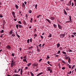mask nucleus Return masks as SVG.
<instances>
[{"label": "nucleus", "instance_id": "obj_1", "mask_svg": "<svg viewBox=\"0 0 76 76\" xmlns=\"http://www.w3.org/2000/svg\"><path fill=\"white\" fill-rule=\"evenodd\" d=\"M47 69H48L47 70V71H50V73H51L53 72V69L50 68V67H48L47 68Z\"/></svg>", "mask_w": 76, "mask_h": 76}, {"label": "nucleus", "instance_id": "obj_2", "mask_svg": "<svg viewBox=\"0 0 76 76\" xmlns=\"http://www.w3.org/2000/svg\"><path fill=\"white\" fill-rule=\"evenodd\" d=\"M60 37L61 38H64V36L66 35V34H61L60 35Z\"/></svg>", "mask_w": 76, "mask_h": 76}, {"label": "nucleus", "instance_id": "obj_3", "mask_svg": "<svg viewBox=\"0 0 76 76\" xmlns=\"http://www.w3.org/2000/svg\"><path fill=\"white\" fill-rule=\"evenodd\" d=\"M15 62H12L11 63V67H13V66H15Z\"/></svg>", "mask_w": 76, "mask_h": 76}, {"label": "nucleus", "instance_id": "obj_4", "mask_svg": "<svg viewBox=\"0 0 76 76\" xmlns=\"http://www.w3.org/2000/svg\"><path fill=\"white\" fill-rule=\"evenodd\" d=\"M58 26L59 28V29H62V27L60 26V25H59V24H58Z\"/></svg>", "mask_w": 76, "mask_h": 76}, {"label": "nucleus", "instance_id": "obj_5", "mask_svg": "<svg viewBox=\"0 0 76 76\" xmlns=\"http://www.w3.org/2000/svg\"><path fill=\"white\" fill-rule=\"evenodd\" d=\"M7 48L8 50H10L11 48V47L9 46V45H8L7 46Z\"/></svg>", "mask_w": 76, "mask_h": 76}, {"label": "nucleus", "instance_id": "obj_6", "mask_svg": "<svg viewBox=\"0 0 76 76\" xmlns=\"http://www.w3.org/2000/svg\"><path fill=\"white\" fill-rule=\"evenodd\" d=\"M57 48H59V47H60V43H58V44H57Z\"/></svg>", "mask_w": 76, "mask_h": 76}, {"label": "nucleus", "instance_id": "obj_7", "mask_svg": "<svg viewBox=\"0 0 76 76\" xmlns=\"http://www.w3.org/2000/svg\"><path fill=\"white\" fill-rule=\"evenodd\" d=\"M18 26L19 28H22L23 27V26L22 25H21L20 24H18Z\"/></svg>", "mask_w": 76, "mask_h": 76}, {"label": "nucleus", "instance_id": "obj_8", "mask_svg": "<svg viewBox=\"0 0 76 76\" xmlns=\"http://www.w3.org/2000/svg\"><path fill=\"white\" fill-rule=\"evenodd\" d=\"M23 24L25 25H26V23L25 21V20H23Z\"/></svg>", "mask_w": 76, "mask_h": 76}, {"label": "nucleus", "instance_id": "obj_9", "mask_svg": "<svg viewBox=\"0 0 76 76\" xmlns=\"http://www.w3.org/2000/svg\"><path fill=\"white\" fill-rule=\"evenodd\" d=\"M64 14L66 15H67V12H66V10L64 9Z\"/></svg>", "mask_w": 76, "mask_h": 76}, {"label": "nucleus", "instance_id": "obj_10", "mask_svg": "<svg viewBox=\"0 0 76 76\" xmlns=\"http://www.w3.org/2000/svg\"><path fill=\"white\" fill-rule=\"evenodd\" d=\"M23 70V69L21 68V70H20V75H22V73H23V71H22Z\"/></svg>", "mask_w": 76, "mask_h": 76}, {"label": "nucleus", "instance_id": "obj_11", "mask_svg": "<svg viewBox=\"0 0 76 76\" xmlns=\"http://www.w3.org/2000/svg\"><path fill=\"white\" fill-rule=\"evenodd\" d=\"M33 66H38V64H35V63H34L33 64Z\"/></svg>", "mask_w": 76, "mask_h": 76}, {"label": "nucleus", "instance_id": "obj_12", "mask_svg": "<svg viewBox=\"0 0 76 76\" xmlns=\"http://www.w3.org/2000/svg\"><path fill=\"white\" fill-rule=\"evenodd\" d=\"M69 57V56H65L64 58L66 60H68Z\"/></svg>", "mask_w": 76, "mask_h": 76}, {"label": "nucleus", "instance_id": "obj_13", "mask_svg": "<svg viewBox=\"0 0 76 76\" xmlns=\"http://www.w3.org/2000/svg\"><path fill=\"white\" fill-rule=\"evenodd\" d=\"M46 20L49 23H51V21H50V20H49L48 19H46Z\"/></svg>", "mask_w": 76, "mask_h": 76}, {"label": "nucleus", "instance_id": "obj_14", "mask_svg": "<svg viewBox=\"0 0 76 76\" xmlns=\"http://www.w3.org/2000/svg\"><path fill=\"white\" fill-rule=\"evenodd\" d=\"M69 17V19L70 21H71V22H72V18L71 17V16L70 15Z\"/></svg>", "mask_w": 76, "mask_h": 76}, {"label": "nucleus", "instance_id": "obj_15", "mask_svg": "<svg viewBox=\"0 0 76 76\" xmlns=\"http://www.w3.org/2000/svg\"><path fill=\"white\" fill-rule=\"evenodd\" d=\"M12 32H13V31L11 30L9 32V34L10 35H12Z\"/></svg>", "mask_w": 76, "mask_h": 76}, {"label": "nucleus", "instance_id": "obj_16", "mask_svg": "<svg viewBox=\"0 0 76 76\" xmlns=\"http://www.w3.org/2000/svg\"><path fill=\"white\" fill-rule=\"evenodd\" d=\"M22 7L24 8V7H25V4H24V3H23L22 4Z\"/></svg>", "mask_w": 76, "mask_h": 76}, {"label": "nucleus", "instance_id": "obj_17", "mask_svg": "<svg viewBox=\"0 0 76 76\" xmlns=\"http://www.w3.org/2000/svg\"><path fill=\"white\" fill-rule=\"evenodd\" d=\"M68 62L69 64H70V58H69L68 59Z\"/></svg>", "mask_w": 76, "mask_h": 76}, {"label": "nucleus", "instance_id": "obj_18", "mask_svg": "<svg viewBox=\"0 0 76 76\" xmlns=\"http://www.w3.org/2000/svg\"><path fill=\"white\" fill-rule=\"evenodd\" d=\"M30 73L31 75V76H34V74H33V73H32L31 72H30Z\"/></svg>", "mask_w": 76, "mask_h": 76}, {"label": "nucleus", "instance_id": "obj_19", "mask_svg": "<svg viewBox=\"0 0 76 76\" xmlns=\"http://www.w3.org/2000/svg\"><path fill=\"white\" fill-rule=\"evenodd\" d=\"M15 7L16 8L17 10L18 9V7H19V6H18L17 5H15Z\"/></svg>", "mask_w": 76, "mask_h": 76}, {"label": "nucleus", "instance_id": "obj_20", "mask_svg": "<svg viewBox=\"0 0 76 76\" xmlns=\"http://www.w3.org/2000/svg\"><path fill=\"white\" fill-rule=\"evenodd\" d=\"M72 2V0H71L69 2V6H71V3Z\"/></svg>", "mask_w": 76, "mask_h": 76}, {"label": "nucleus", "instance_id": "obj_21", "mask_svg": "<svg viewBox=\"0 0 76 76\" xmlns=\"http://www.w3.org/2000/svg\"><path fill=\"white\" fill-rule=\"evenodd\" d=\"M55 19V18L53 17H51L50 18V19H51V20H54Z\"/></svg>", "mask_w": 76, "mask_h": 76}, {"label": "nucleus", "instance_id": "obj_22", "mask_svg": "<svg viewBox=\"0 0 76 76\" xmlns=\"http://www.w3.org/2000/svg\"><path fill=\"white\" fill-rule=\"evenodd\" d=\"M31 48H33V46H32L31 47H30L29 48H28V49L29 50H31Z\"/></svg>", "mask_w": 76, "mask_h": 76}, {"label": "nucleus", "instance_id": "obj_23", "mask_svg": "<svg viewBox=\"0 0 76 76\" xmlns=\"http://www.w3.org/2000/svg\"><path fill=\"white\" fill-rule=\"evenodd\" d=\"M37 51L38 52H39L40 51V50H39V49H38V46H37Z\"/></svg>", "mask_w": 76, "mask_h": 76}, {"label": "nucleus", "instance_id": "obj_24", "mask_svg": "<svg viewBox=\"0 0 76 76\" xmlns=\"http://www.w3.org/2000/svg\"><path fill=\"white\" fill-rule=\"evenodd\" d=\"M12 76H20V75H18V74H14Z\"/></svg>", "mask_w": 76, "mask_h": 76}, {"label": "nucleus", "instance_id": "obj_25", "mask_svg": "<svg viewBox=\"0 0 76 76\" xmlns=\"http://www.w3.org/2000/svg\"><path fill=\"white\" fill-rule=\"evenodd\" d=\"M42 72H41L39 73L37 75V76H39V75H42Z\"/></svg>", "mask_w": 76, "mask_h": 76}, {"label": "nucleus", "instance_id": "obj_26", "mask_svg": "<svg viewBox=\"0 0 76 76\" xmlns=\"http://www.w3.org/2000/svg\"><path fill=\"white\" fill-rule=\"evenodd\" d=\"M53 26L55 28H57V26H56V24H53Z\"/></svg>", "mask_w": 76, "mask_h": 76}, {"label": "nucleus", "instance_id": "obj_27", "mask_svg": "<svg viewBox=\"0 0 76 76\" xmlns=\"http://www.w3.org/2000/svg\"><path fill=\"white\" fill-rule=\"evenodd\" d=\"M33 19H32V18H31V20H30V21L31 23H32V21H33Z\"/></svg>", "mask_w": 76, "mask_h": 76}, {"label": "nucleus", "instance_id": "obj_28", "mask_svg": "<svg viewBox=\"0 0 76 76\" xmlns=\"http://www.w3.org/2000/svg\"><path fill=\"white\" fill-rule=\"evenodd\" d=\"M4 32V30H2L1 31H0V33L1 34L2 33H3Z\"/></svg>", "mask_w": 76, "mask_h": 76}, {"label": "nucleus", "instance_id": "obj_29", "mask_svg": "<svg viewBox=\"0 0 76 76\" xmlns=\"http://www.w3.org/2000/svg\"><path fill=\"white\" fill-rule=\"evenodd\" d=\"M70 22V23H72V22H71V21L70 20L69 21H68L66 22V23H69Z\"/></svg>", "mask_w": 76, "mask_h": 76}, {"label": "nucleus", "instance_id": "obj_30", "mask_svg": "<svg viewBox=\"0 0 76 76\" xmlns=\"http://www.w3.org/2000/svg\"><path fill=\"white\" fill-rule=\"evenodd\" d=\"M12 15H15V13L14 12L12 11Z\"/></svg>", "mask_w": 76, "mask_h": 76}, {"label": "nucleus", "instance_id": "obj_31", "mask_svg": "<svg viewBox=\"0 0 76 76\" xmlns=\"http://www.w3.org/2000/svg\"><path fill=\"white\" fill-rule=\"evenodd\" d=\"M27 58H25L23 60V61H26V60Z\"/></svg>", "mask_w": 76, "mask_h": 76}, {"label": "nucleus", "instance_id": "obj_32", "mask_svg": "<svg viewBox=\"0 0 76 76\" xmlns=\"http://www.w3.org/2000/svg\"><path fill=\"white\" fill-rule=\"evenodd\" d=\"M52 37V36L51 35V34H50L48 36V37Z\"/></svg>", "mask_w": 76, "mask_h": 76}, {"label": "nucleus", "instance_id": "obj_33", "mask_svg": "<svg viewBox=\"0 0 76 76\" xmlns=\"http://www.w3.org/2000/svg\"><path fill=\"white\" fill-rule=\"evenodd\" d=\"M39 48H41V47H42V45H41V44L39 45Z\"/></svg>", "mask_w": 76, "mask_h": 76}, {"label": "nucleus", "instance_id": "obj_34", "mask_svg": "<svg viewBox=\"0 0 76 76\" xmlns=\"http://www.w3.org/2000/svg\"><path fill=\"white\" fill-rule=\"evenodd\" d=\"M16 35L17 36V37H18V38H20V36H19V35H18V34H17Z\"/></svg>", "mask_w": 76, "mask_h": 76}, {"label": "nucleus", "instance_id": "obj_35", "mask_svg": "<svg viewBox=\"0 0 76 76\" xmlns=\"http://www.w3.org/2000/svg\"><path fill=\"white\" fill-rule=\"evenodd\" d=\"M31 63H29V64H28L27 66L28 67H29V66H31Z\"/></svg>", "mask_w": 76, "mask_h": 76}, {"label": "nucleus", "instance_id": "obj_36", "mask_svg": "<svg viewBox=\"0 0 76 76\" xmlns=\"http://www.w3.org/2000/svg\"><path fill=\"white\" fill-rule=\"evenodd\" d=\"M16 27L17 29H18V27H19V25L17 24L16 25Z\"/></svg>", "mask_w": 76, "mask_h": 76}, {"label": "nucleus", "instance_id": "obj_37", "mask_svg": "<svg viewBox=\"0 0 76 76\" xmlns=\"http://www.w3.org/2000/svg\"><path fill=\"white\" fill-rule=\"evenodd\" d=\"M49 58H50V56H47V58H46L47 60H48V59H49Z\"/></svg>", "mask_w": 76, "mask_h": 76}, {"label": "nucleus", "instance_id": "obj_38", "mask_svg": "<svg viewBox=\"0 0 76 76\" xmlns=\"http://www.w3.org/2000/svg\"><path fill=\"white\" fill-rule=\"evenodd\" d=\"M18 23H19L21 25H22V22L20 21H19L18 22Z\"/></svg>", "mask_w": 76, "mask_h": 76}, {"label": "nucleus", "instance_id": "obj_39", "mask_svg": "<svg viewBox=\"0 0 76 76\" xmlns=\"http://www.w3.org/2000/svg\"><path fill=\"white\" fill-rule=\"evenodd\" d=\"M37 4H36L35 5V9H37Z\"/></svg>", "mask_w": 76, "mask_h": 76}, {"label": "nucleus", "instance_id": "obj_40", "mask_svg": "<svg viewBox=\"0 0 76 76\" xmlns=\"http://www.w3.org/2000/svg\"><path fill=\"white\" fill-rule=\"evenodd\" d=\"M28 12L29 13H32V10H29V11H28Z\"/></svg>", "mask_w": 76, "mask_h": 76}, {"label": "nucleus", "instance_id": "obj_41", "mask_svg": "<svg viewBox=\"0 0 76 76\" xmlns=\"http://www.w3.org/2000/svg\"><path fill=\"white\" fill-rule=\"evenodd\" d=\"M12 37H15V35L14 34H12Z\"/></svg>", "mask_w": 76, "mask_h": 76}, {"label": "nucleus", "instance_id": "obj_42", "mask_svg": "<svg viewBox=\"0 0 76 76\" xmlns=\"http://www.w3.org/2000/svg\"><path fill=\"white\" fill-rule=\"evenodd\" d=\"M62 53L64 54H66V53L65 52H62Z\"/></svg>", "mask_w": 76, "mask_h": 76}, {"label": "nucleus", "instance_id": "obj_43", "mask_svg": "<svg viewBox=\"0 0 76 76\" xmlns=\"http://www.w3.org/2000/svg\"><path fill=\"white\" fill-rule=\"evenodd\" d=\"M74 6V3H73V2H72V6L73 7Z\"/></svg>", "mask_w": 76, "mask_h": 76}, {"label": "nucleus", "instance_id": "obj_44", "mask_svg": "<svg viewBox=\"0 0 76 76\" xmlns=\"http://www.w3.org/2000/svg\"><path fill=\"white\" fill-rule=\"evenodd\" d=\"M55 57H58L59 56V55H57L56 54H55Z\"/></svg>", "mask_w": 76, "mask_h": 76}, {"label": "nucleus", "instance_id": "obj_45", "mask_svg": "<svg viewBox=\"0 0 76 76\" xmlns=\"http://www.w3.org/2000/svg\"><path fill=\"white\" fill-rule=\"evenodd\" d=\"M26 17L27 19H28V15L27 14H26Z\"/></svg>", "mask_w": 76, "mask_h": 76}, {"label": "nucleus", "instance_id": "obj_46", "mask_svg": "<svg viewBox=\"0 0 76 76\" xmlns=\"http://www.w3.org/2000/svg\"><path fill=\"white\" fill-rule=\"evenodd\" d=\"M45 45V43H44L42 45V48H44V45Z\"/></svg>", "mask_w": 76, "mask_h": 76}, {"label": "nucleus", "instance_id": "obj_47", "mask_svg": "<svg viewBox=\"0 0 76 76\" xmlns=\"http://www.w3.org/2000/svg\"><path fill=\"white\" fill-rule=\"evenodd\" d=\"M27 43H29V39H28L27 40Z\"/></svg>", "mask_w": 76, "mask_h": 76}, {"label": "nucleus", "instance_id": "obj_48", "mask_svg": "<svg viewBox=\"0 0 76 76\" xmlns=\"http://www.w3.org/2000/svg\"><path fill=\"white\" fill-rule=\"evenodd\" d=\"M29 68H28V67H26L25 68V69H26V70H28V69Z\"/></svg>", "mask_w": 76, "mask_h": 76}, {"label": "nucleus", "instance_id": "obj_49", "mask_svg": "<svg viewBox=\"0 0 76 76\" xmlns=\"http://www.w3.org/2000/svg\"><path fill=\"white\" fill-rule=\"evenodd\" d=\"M62 62L63 63H64V64H65V61L63 60H62Z\"/></svg>", "mask_w": 76, "mask_h": 76}, {"label": "nucleus", "instance_id": "obj_50", "mask_svg": "<svg viewBox=\"0 0 76 76\" xmlns=\"http://www.w3.org/2000/svg\"><path fill=\"white\" fill-rule=\"evenodd\" d=\"M34 37H37V34H35L34 35Z\"/></svg>", "mask_w": 76, "mask_h": 76}, {"label": "nucleus", "instance_id": "obj_51", "mask_svg": "<svg viewBox=\"0 0 76 76\" xmlns=\"http://www.w3.org/2000/svg\"><path fill=\"white\" fill-rule=\"evenodd\" d=\"M60 50H59L58 52L57 53V54H60Z\"/></svg>", "mask_w": 76, "mask_h": 76}, {"label": "nucleus", "instance_id": "obj_52", "mask_svg": "<svg viewBox=\"0 0 76 76\" xmlns=\"http://www.w3.org/2000/svg\"><path fill=\"white\" fill-rule=\"evenodd\" d=\"M20 13H22V11L20 10H19V14H20Z\"/></svg>", "mask_w": 76, "mask_h": 76}, {"label": "nucleus", "instance_id": "obj_53", "mask_svg": "<svg viewBox=\"0 0 76 76\" xmlns=\"http://www.w3.org/2000/svg\"><path fill=\"white\" fill-rule=\"evenodd\" d=\"M42 58H40V59L39 60V62H41V61H42Z\"/></svg>", "mask_w": 76, "mask_h": 76}, {"label": "nucleus", "instance_id": "obj_54", "mask_svg": "<svg viewBox=\"0 0 76 76\" xmlns=\"http://www.w3.org/2000/svg\"><path fill=\"white\" fill-rule=\"evenodd\" d=\"M71 73H72V72L71 71H69V72H68V74H71Z\"/></svg>", "mask_w": 76, "mask_h": 76}, {"label": "nucleus", "instance_id": "obj_55", "mask_svg": "<svg viewBox=\"0 0 76 76\" xmlns=\"http://www.w3.org/2000/svg\"><path fill=\"white\" fill-rule=\"evenodd\" d=\"M68 51H69V52H72V50H71L70 49L68 50Z\"/></svg>", "mask_w": 76, "mask_h": 76}, {"label": "nucleus", "instance_id": "obj_56", "mask_svg": "<svg viewBox=\"0 0 76 76\" xmlns=\"http://www.w3.org/2000/svg\"><path fill=\"white\" fill-rule=\"evenodd\" d=\"M62 1H64V0H61L60 1V2L61 3Z\"/></svg>", "mask_w": 76, "mask_h": 76}, {"label": "nucleus", "instance_id": "obj_57", "mask_svg": "<svg viewBox=\"0 0 76 76\" xmlns=\"http://www.w3.org/2000/svg\"><path fill=\"white\" fill-rule=\"evenodd\" d=\"M62 69H63V70H64L65 69V68L64 67H63L62 68Z\"/></svg>", "mask_w": 76, "mask_h": 76}, {"label": "nucleus", "instance_id": "obj_58", "mask_svg": "<svg viewBox=\"0 0 76 76\" xmlns=\"http://www.w3.org/2000/svg\"><path fill=\"white\" fill-rule=\"evenodd\" d=\"M0 18H3V15H0Z\"/></svg>", "mask_w": 76, "mask_h": 76}, {"label": "nucleus", "instance_id": "obj_59", "mask_svg": "<svg viewBox=\"0 0 76 76\" xmlns=\"http://www.w3.org/2000/svg\"><path fill=\"white\" fill-rule=\"evenodd\" d=\"M66 10H69V9L68 8H67V9H66Z\"/></svg>", "mask_w": 76, "mask_h": 76}, {"label": "nucleus", "instance_id": "obj_60", "mask_svg": "<svg viewBox=\"0 0 76 76\" xmlns=\"http://www.w3.org/2000/svg\"><path fill=\"white\" fill-rule=\"evenodd\" d=\"M13 16L14 18H16V16H15V15H13Z\"/></svg>", "mask_w": 76, "mask_h": 76}, {"label": "nucleus", "instance_id": "obj_61", "mask_svg": "<svg viewBox=\"0 0 76 76\" xmlns=\"http://www.w3.org/2000/svg\"><path fill=\"white\" fill-rule=\"evenodd\" d=\"M62 49L61 47H60L59 48V50H62Z\"/></svg>", "mask_w": 76, "mask_h": 76}, {"label": "nucleus", "instance_id": "obj_62", "mask_svg": "<svg viewBox=\"0 0 76 76\" xmlns=\"http://www.w3.org/2000/svg\"><path fill=\"white\" fill-rule=\"evenodd\" d=\"M32 38H31L30 39V42H32Z\"/></svg>", "mask_w": 76, "mask_h": 76}, {"label": "nucleus", "instance_id": "obj_63", "mask_svg": "<svg viewBox=\"0 0 76 76\" xmlns=\"http://www.w3.org/2000/svg\"><path fill=\"white\" fill-rule=\"evenodd\" d=\"M26 58V56H25L24 57V58H24V59H25V58Z\"/></svg>", "mask_w": 76, "mask_h": 76}, {"label": "nucleus", "instance_id": "obj_64", "mask_svg": "<svg viewBox=\"0 0 76 76\" xmlns=\"http://www.w3.org/2000/svg\"><path fill=\"white\" fill-rule=\"evenodd\" d=\"M73 35H76V33H75V32L73 33Z\"/></svg>", "mask_w": 76, "mask_h": 76}]
</instances>
